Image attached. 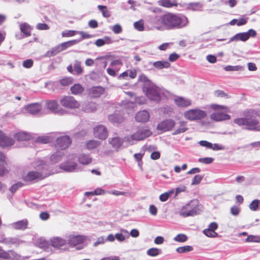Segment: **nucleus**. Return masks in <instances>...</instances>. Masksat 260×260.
I'll return each instance as SVG.
<instances>
[{
	"label": "nucleus",
	"mask_w": 260,
	"mask_h": 260,
	"mask_svg": "<svg viewBox=\"0 0 260 260\" xmlns=\"http://www.w3.org/2000/svg\"><path fill=\"white\" fill-rule=\"evenodd\" d=\"M63 155L62 152L57 151L50 156V160L53 163H56L61 159Z\"/></svg>",
	"instance_id": "obj_35"
},
{
	"label": "nucleus",
	"mask_w": 260,
	"mask_h": 260,
	"mask_svg": "<svg viewBox=\"0 0 260 260\" xmlns=\"http://www.w3.org/2000/svg\"><path fill=\"white\" fill-rule=\"evenodd\" d=\"M234 122L239 126H245L248 130H255L259 122L254 117L251 116L245 118H239L234 120Z\"/></svg>",
	"instance_id": "obj_2"
},
{
	"label": "nucleus",
	"mask_w": 260,
	"mask_h": 260,
	"mask_svg": "<svg viewBox=\"0 0 260 260\" xmlns=\"http://www.w3.org/2000/svg\"><path fill=\"white\" fill-rule=\"evenodd\" d=\"M47 176L43 175L38 172L30 171L24 178V180L27 182L38 181L46 178Z\"/></svg>",
	"instance_id": "obj_10"
},
{
	"label": "nucleus",
	"mask_w": 260,
	"mask_h": 260,
	"mask_svg": "<svg viewBox=\"0 0 260 260\" xmlns=\"http://www.w3.org/2000/svg\"><path fill=\"white\" fill-rule=\"evenodd\" d=\"M185 209H182L180 212V215L183 217H187L189 216H193L197 214V211L195 209L185 211Z\"/></svg>",
	"instance_id": "obj_41"
},
{
	"label": "nucleus",
	"mask_w": 260,
	"mask_h": 260,
	"mask_svg": "<svg viewBox=\"0 0 260 260\" xmlns=\"http://www.w3.org/2000/svg\"><path fill=\"white\" fill-rule=\"evenodd\" d=\"M260 201L255 199L253 200L249 205V207L252 211H256L258 209Z\"/></svg>",
	"instance_id": "obj_50"
},
{
	"label": "nucleus",
	"mask_w": 260,
	"mask_h": 260,
	"mask_svg": "<svg viewBox=\"0 0 260 260\" xmlns=\"http://www.w3.org/2000/svg\"><path fill=\"white\" fill-rule=\"evenodd\" d=\"M105 40L102 39H99L96 40V41L94 43V44L97 47H101L105 45L106 43L109 44L112 42L111 38L109 37H105Z\"/></svg>",
	"instance_id": "obj_34"
},
{
	"label": "nucleus",
	"mask_w": 260,
	"mask_h": 260,
	"mask_svg": "<svg viewBox=\"0 0 260 260\" xmlns=\"http://www.w3.org/2000/svg\"><path fill=\"white\" fill-rule=\"evenodd\" d=\"M174 102L179 108H186L192 104L191 100L183 96H176L174 99Z\"/></svg>",
	"instance_id": "obj_11"
},
{
	"label": "nucleus",
	"mask_w": 260,
	"mask_h": 260,
	"mask_svg": "<svg viewBox=\"0 0 260 260\" xmlns=\"http://www.w3.org/2000/svg\"><path fill=\"white\" fill-rule=\"evenodd\" d=\"M150 118L149 113L146 110L138 112L135 116L136 120L138 122H145L149 120Z\"/></svg>",
	"instance_id": "obj_19"
},
{
	"label": "nucleus",
	"mask_w": 260,
	"mask_h": 260,
	"mask_svg": "<svg viewBox=\"0 0 260 260\" xmlns=\"http://www.w3.org/2000/svg\"><path fill=\"white\" fill-rule=\"evenodd\" d=\"M72 143V140L70 137L63 136L58 138L56 140L55 147L63 150L68 148Z\"/></svg>",
	"instance_id": "obj_7"
},
{
	"label": "nucleus",
	"mask_w": 260,
	"mask_h": 260,
	"mask_svg": "<svg viewBox=\"0 0 260 260\" xmlns=\"http://www.w3.org/2000/svg\"><path fill=\"white\" fill-rule=\"evenodd\" d=\"M187 127L186 126V122L184 121H181L180 122L179 127L177 128L174 133V135H177L180 133L185 132L187 130Z\"/></svg>",
	"instance_id": "obj_40"
},
{
	"label": "nucleus",
	"mask_w": 260,
	"mask_h": 260,
	"mask_svg": "<svg viewBox=\"0 0 260 260\" xmlns=\"http://www.w3.org/2000/svg\"><path fill=\"white\" fill-rule=\"evenodd\" d=\"M79 41L77 40H73L71 41H69L67 42H65L59 44L58 45V48L59 49L60 52L67 49V48L71 47L73 45L79 43Z\"/></svg>",
	"instance_id": "obj_23"
},
{
	"label": "nucleus",
	"mask_w": 260,
	"mask_h": 260,
	"mask_svg": "<svg viewBox=\"0 0 260 260\" xmlns=\"http://www.w3.org/2000/svg\"><path fill=\"white\" fill-rule=\"evenodd\" d=\"M27 220L26 219H23L13 223L12 226L15 230H24L27 228Z\"/></svg>",
	"instance_id": "obj_22"
},
{
	"label": "nucleus",
	"mask_w": 260,
	"mask_h": 260,
	"mask_svg": "<svg viewBox=\"0 0 260 260\" xmlns=\"http://www.w3.org/2000/svg\"><path fill=\"white\" fill-rule=\"evenodd\" d=\"M15 138L19 141H27L31 139V136L24 132H19L14 136Z\"/></svg>",
	"instance_id": "obj_29"
},
{
	"label": "nucleus",
	"mask_w": 260,
	"mask_h": 260,
	"mask_svg": "<svg viewBox=\"0 0 260 260\" xmlns=\"http://www.w3.org/2000/svg\"><path fill=\"white\" fill-rule=\"evenodd\" d=\"M46 104L47 108L53 111L56 110L59 106L57 102L55 100L48 101Z\"/></svg>",
	"instance_id": "obj_37"
},
{
	"label": "nucleus",
	"mask_w": 260,
	"mask_h": 260,
	"mask_svg": "<svg viewBox=\"0 0 260 260\" xmlns=\"http://www.w3.org/2000/svg\"><path fill=\"white\" fill-rule=\"evenodd\" d=\"M203 6V5L200 3H191L188 5V8L192 11H201Z\"/></svg>",
	"instance_id": "obj_36"
},
{
	"label": "nucleus",
	"mask_w": 260,
	"mask_h": 260,
	"mask_svg": "<svg viewBox=\"0 0 260 260\" xmlns=\"http://www.w3.org/2000/svg\"><path fill=\"white\" fill-rule=\"evenodd\" d=\"M14 143L15 141L13 138L6 136L4 133L0 137V146L3 148L12 146Z\"/></svg>",
	"instance_id": "obj_18"
},
{
	"label": "nucleus",
	"mask_w": 260,
	"mask_h": 260,
	"mask_svg": "<svg viewBox=\"0 0 260 260\" xmlns=\"http://www.w3.org/2000/svg\"><path fill=\"white\" fill-rule=\"evenodd\" d=\"M161 252L160 249L157 248H151L147 251V254L150 256H156Z\"/></svg>",
	"instance_id": "obj_43"
},
{
	"label": "nucleus",
	"mask_w": 260,
	"mask_h": 260,
	"mask_svg": "<svg viewBox=\"0 0 260 260\" xmlns=\"http://www.w3.org/2000/svg\"><path fill=\"white\" fill-rule=\"evenodd\" d=\"M37 244L39 247L43 249L45 251H47V249L49 248V244L46 241L41 240Z\"/></svg>",
	"instance_id": "obj_53"
},
{
	"label": "nucleus",
	"mask_w": 260,
	"mask_h": 260,
	"mask_svg": "<svg viewBox=\"0 0 260 260\" xmlns=\"http://www.w3.org/2000/svg\"><path fill=\"white\" fill-rule=\"evenodd\" d=\"M146 94L151 100L159 101L160 100L159 90L156 87L151 86L148 88Z\"/></svg>",
	"instance_id": "obj_13"
},
{
	"label": "nucleus",
	"mask_w": 260,
	"mask_h": 260,
	"mask_svg": "<svg viewBox=\"0 0 260 260\" xmlns=\"http://www.w3.org/2000/svg\"><path fill=\"white\" fill-rule=\"evenodd\" d=\"M215 96L218 98H229V95L222 90H217L215 92Z\"/></svg>",
	"instance_id": "obj_59"
},
{
	"label": "nucleus",
	"mask_w": 260,
	"mask_h": 260,
	"mask_svg": "<svg viewBox=\"0 0 260 260\" xmlns=\"http://www.w3.org/2000/svg\"><path fill=\"white\" fill-rule=\"evenodd\" d=\"M135 28L139 31H143L144 29V23L142 20H140L134 23Z\"/></svg>",
	"instance_id": "obj_56"
},
{
	"label": "nucleus",
	"mask_w": 260,
	"mask_h": 260,
	"mask_svg": "<svg viewBox=\"0 0 260 260\" xmlns=\"http://www.w3.org/2000/svg\"><path fill=\"white\" fill-rule=\"evenodd\" d=\"M100 144V143L98 141L90 140L86 143V146L88 149H93L97 148Z\"/></svg>",
	"instance_id": "obj_39"
},
{
	"label": "nucleus",
	"mask_w": 260,
	"mask_h": 260,
	"mask_svg": "<svg viewBox=\"0 0 260 260\" xmlns=\"http://www.w3.org/2000/svg\"><path fill=\"white\" fill-rule=\"evenodd\" d=\"M52 138L48 136H42L38 137L36 140L35 142L37 143L41 144H46L51 142Z\"/></svg>",
	"instance_id": "obj_31"
},
{
	"label": "nucleus",
	"mask_w": 260,
	"mask_h": 260,
	"mask_svg": "<svg viewBox=\"0 0 260 260\" xmlns=\"http://www.w3.org/2000/svg\"><path fill=\"white\" fill-rule=\"evenodd\" d=\"M164 20L167 29H180L187 26L188 23L186 17L172 13L165 14Z\"/></svg>",
	"instance_id": "obj_1"
},
{
	"label": "nucleus",
	"mask_w": 260,
	"mask_h": 260,
	"mask_svg": "<svg viewBox=\"0 0 260 260\" xmlns=\"http://www.w3.org/2000/svg\"><path fill=\"white\" fill-rule=\"evenodd\" d=\"M158 4L159 6L168 8L173 7H177L178 5L176 1H174L172 2L171 0H160L158 2Z\"/></svg>",
	"instance_id": "obj_26"
},
{
	"label": "nucleus",
	"mask_w": 260,
	"mask_h": 260,
	"mask_svg": "<svg viewBox=\"0 0 260 260\" xmlns=\"http://www.w3.org/2000/svg\"><path fill=\"white\" fill-rule=\"evenodd\" d=\"M19 29L24 37H29L31 35L33 28L28 23L23 22L19 24Z\"/></svg>",
	"instance_id": "obj_16"
},
{
	"label": "nucleus",
	"mask_w": 260,
	"mask_h": 260,
	"mask_svg": "<svg viewBox=\"0 0 260 260\" xmlns=\"http://www.w3.org/2000/svg\"><path fill=\"white\" fill-rule=\"evenodd\" d=\"M98 8L102 12L103 16L104 17L108 18L111 16L110 12L108 10L106 6L103 5H99L98 6Z\"/></svg>",
	"instance_id": "obj_42"
},
{
	"label": "nucleus",
	"mask_w": 260,
	"mask_h": 260,
	"mask_svg": "<svg viewBox=\"0 0 260 260\" xmlns=\"http://www.w3.org/2000/svg\"><path fill=\"white\" fill-rule=\"evenodd\" d=\"M153 66L159 70L162 69L164 68H168L170 67V63L165 60L157 61L153 62Z\"/></svg>",
	"instance_id": "obj_30"
},
{
	"label": "nucleus",
	"mask_w": 260,
	"mask_h": 260,
	"mask_svg": "<svg viewBox=\"0 0 260 260\" xmlns=\"http://www.w3.org/2000/svg\"><path fill=\"white\" fill-rule=\"evenodd\" d=\"M152 132L148 128L142 127L139 129L136 133L131 136L125 137V141L131 142L132 140L141 141L150 136Z\"/></svg>",
	"instance_id": "obj_4"
},
{
	"label": "nucleus",
	"mask_w": 260,
	"mask_h": 260,
	"mask_svg": "<svg viewBox=\"0 0 260 260\" xmlns=\"http://www.w3.org/2000/svg\"><path fill=\"white\" fill-rule=\"evenodd\" d=\"M91 160L92 159L89 155L84 154H81L78 158L79 162L84 165L90 164Z\"/></svg>",
	"instance_id": "obj_33"
},
{
	"label": "nucleus",
	"mask_w": 260,
	"mask_h": 260,
	"mask_svg": "<svg viewBox=\"0 0 260 260\" xmlns=\"http://www.w3.org/2000/svg\"><path fill=\"white\" fill-rule=\"evenodd\" d=\"M193 248L192 246L189 245H185L178 247L176 250L179 253H184L191 251L193 250Z\"/></svg>",
	"instance_id": "obj_38"
},
{
	"label": "nucleus",
	"mask_w": 260,
	"mask_h": 260,
	"mask_svg": "<svg viewBox=\"0 0 260 260\" xmlns=\"http://www.w3.org/2000/svg\"><path fill=\"white\" fill-rule=\"evenodd\" d=\"M187 239V236L183 234H178L174 238V240L178 242H184L186 241Z\"/></svg>",
	"instance_id": "obj_46"
},
{
	"label": "nucleus",
	"mask_w": 260,
	"mask_h": 260,
	"mask_svg": "<svg viewBox=\"0 0 260 260\" xmlns=\"http://www.w3.org/2000/svg\"><path fill=\"white\" fill-rule=\"evenodd\" d=\"M104 88L101 87H93L89 89V94L92 98L99 97L104 92Z\"/></svg>",
	"instance_id": "obj_20"
},
{
	"label": "nucleus",
	"mask_w": 260,
	"mask_h": 260,
	"mask_svg": "<svg viewBox=\"0 0 260 260\" xmlns=\"http://www.w3.org/2000/svg\"><path fill=\"white\" fill-rule=\"evenodd\" d=\"M60 52L59 49L58 48V45L52 48L51 50H48L47 52V55L50 57L56 55L58 53Z\"/></svg>",
	"instance_id": "obj_47"
},
{
	"label": "nucleus",
	"mask_w": 260,
	"mask_h": 260,
	"mask_svg": "<svg viewBox=\"0 0 260 260\" xmlns=\"http://www.w3.org/2000/svg\"><path fill=\"white\" fill-rule=\"evenodd\" d=\"M94 136L101 140H105L108 136V132L106 127L99 125L93 128Z\"/></svg>",
	"instance_id": "obj_8"
},
{
	"label": "nucleus",
	"mask_w": 260,
	"mask_h": 260,
	"mask_svg": "<svg viewBox=\"0 0 260 260\" xmlns=\"http://www.w3.org/2000/svg\"><path fill=\"white\" fill-rule=\"evenodd\" d=\"M240 209V208L236 206H234L231 208V213L234 216H237L239 214Z\"/></svg>",
	"instance_id": "obj_63"
},
{
	"label": "nucleus",
	"mask_w": 260,
	"mask_h": 260,
	"mask_svg": "<svg viewBox=\"0 0 260 260\" xmlns=\"http://www.w3.org/2000/svg\"><path fill=\"white\" fill-rule=\"evenodd\" d=\"M36 28L38 30H47L49 29V26L46 23H38L36 25Z\"/></svg>",
	"instance_id": "obj_64"
},
{
	"label": "nucleus",
	"mask_w": 260,
	"mask_h": 260,
	"mask_svg": "<svg viewBox=\"0 0 260 260\" xmlns=\"http://www.w3.org/2000/svg\"><path fill=\"white\" fill-rule=\"evenodd\" d=\"M165 14L162 16H155L152 21L153 27L158 30H162L165 28V23L164 22Z\"/></svg>",
	"instance_id": "obj_14"
},
{
	"label": "nucleus",
	"mask_w": 260,
	"mask_h": 260,
	"mask_svg": "<svg viewBox=\"0 0 260 260\" xmlns=\"http://www.w3.org/2000/svg\"><path fill=\"white\" fill-rule=\"evenodd\" d=\"M210 119L214 121H220L229 120L231 117L226 113L221 112H214L210 115Z\"/></svg>",
	"instance_id": "obj_17"
},
{
	"label": "nucleus",
	"mask_w": 260,
	"mask_h": 260,
	"mask_svg": "<svg viewBox=\"0 0 260 260\" xmlns=\"http://www.w3.org/2000/svg\"><path fill=\"white\" fill-rule=\"evenodd\" d=\"M246 242H257L260 243V237L253 235L248 236L245 239Z\"/></svg>",
	"instance_id": "obj_51"
},
{
	"label": "nucleus",
	"mask_w": 260,
	"mask_h": 260,
	"mask_svg": "<svg viewBox=\"0 0 260 260\" xmlns=\"http://www.w3.org/2000/svg\"><path fill=\"white\" fill-rule=\"evenodd\" d=\"M199 161L200 162L206 164H209L213 162V158L211 157H204V158H199Z\"/></svg>",
	"instance_id": "obj_62"
},
{
	"label": "nucleus",
	"mask_w": 260,
	"mask_h": 260,
	"mask_svg": "<svg viewBox=\"0 0 260 260\" xmlns=\"http://www.w3.org/2000/svg\"><path fill=\"white\" fill-rule=\"evenodd\" d=\"M210 107L213 110H223L225 111L228 110V107L225 106L219 105L217 104H211Z\"/></svg>",
	"instance_id": "obj_55"
},
{
	"label": "nucleus",
	"mask_w": 260,
	"mask_h": 260,
	"mask_svg": "<svg viewBox=\"0 0 260 260\" xmlns=\"http://www.w3.org/2000/svg\"><path fill=\"white\" fill-rule=\"evenodd\" d=\"M85 239V236L83 235H71L69 238L68 243L71 246L75 247L82 244Z\"/></svg>",
	"instance_id": "obj_12"
},
{
	"label": "nucleus",
	"mask_w": 260,
	"mask_h": 260,
	"mask_svg": "<svg viewBox=\"0 0 260 260\" xmlns=\"http://www.w3.org/2000/svg\"><path fill=\"white\" fill-rule=\"evenodd\" d=\"M203 178V176L201 175H196L193 178L191 185L199 184Z\"/></svg>",
	"instance_id": "obj_57"
},
{
	"label": "nucleus",
	"mask_w": 260,
	"mask_h": 260,
	"mask_svg": "<svg viewBox=\"0 0 260 260\" xmlns=\"http://www.w3.org/2000/svg\"><path fill=\"white\" fill-rule=\"evenodd\" d=\"M61 106L69 109H78L80 107V103L77 101L73 96L65 95L62 96L60 101Z\"/></svg>",
	"instance_id": "obj_5"
},
{
	"label": "nucleus",
	"mask_w": 260,
	"mask_h": 260,
	"mask_svg": "<svg viewBox=\"0 0 260 260\" xmlns=\"http://www.w3.org/2000/svg\"><path fill=\"white\" fill-rule=\"evenodd\" d=\"M174 190H170L168 192H166L164 193H162L159 196V200L161 202H165L168 200V199L171 196V195L173 193Z\"/></svg>",
	"instance_id": "obj_45"
},
{
	"label": "nucleus",
	"mask_w": 260,
	"mask_h": 260,
	"mask_svg": "<svg viewBox=\"0 0 260 260\" xmlns=\"http://www.w3.org/2000/svg\"><path fill=\"white\" fill-rule=\"evenodd\" d=\"M112 30L114 34H118L122 32V28L120 24H116L113 26Z\"/></svg>",
	"instance_id": "obj_60"
},
{
	"label": "nucleus",
	"mask_w": 260,
	"mask_h": 260,
	"mask_svg": "<svg viewBox=\"0 0 260 260\" xmlns=\"http://www.w3.org/2000/svg\"><path fill=\"white\" fill-rule=\"evenodd\" d=\"M203 233L208 237H216L218 235L216 232L209 229H205Z\"/></svg>",
	"instance_id": "obj_52"
},
{
	"label": "nucleus",
	"mask_w": 260,
	"mask_h": 260,
	"mask_svg": "<svg viewBox=\"0 0 260 260\" xmlns=\"http://www.w3.org/2000/svg\"><path fill=\"white\" fill-rule=\"evenodd\" d=\"M77 34V31L73 30H66L62 32L61 36L62 37H71L74 36Z\"/></svg>",
	"instance_id": "obj_49"
},
{
	"label": "nucleus",
	"mask_w": 260,
	"mask_h": 260,
	"mask_svg": "<svg viewBox=\"0 0 260 260\" xmlns=\"http://www.w3.org/2000/svg\"><path fill=\"white\" fill-rule=\"evenodd\" d=\"M109 142L113 148L116 149L119 148L123 143L122 140L119 137L109 139Z\"/></svg>",
	"instance_id": "obj_28"
},
{
	"label": "nucleus",
	"mask_w": 260,
	"mask_h": 260,
	"mask_svg": "<svg viewBox=\"0 0 260 260\" xmlns=\"http://www.w3.org/2000/svg\"><path fill=\"white\" fill-rule=\"evenodd\" d=\"M19 255L13 250L5 251L2 248V251L0 258L7 260H16L18 259Z\"/></svg>",
	"instance_id": "obj_15"
},
{
	"label": "nucleus",
	"mask_w": 260,
	"mask_h": 260,
	"mask_svg": "<svg viewBox=\"0 0 260 260\" xmlns=\"http://www.w3.org/2000/svg\"><path fill=\"white\" fill-rule=\"evenodd\" d=\"M109 119L113 123H121L124 121V117L119 114H113L109 116Z\"/></svg>",
	"instance_id": "obj_27"
},
{
	"label": "nucleus",
	"mask_w": 260,
	"mask_h": 260,
	"mask_svg": "<svg viewBox=\"0 0 260 260\" xmlns=\"http://www.w3.org/2000/svg\"><path fill=\"white\" fill-rule=\"evenodd\" d=\"M4 241L5 243L8 245H19V241L16 238H11L9 239H5Z\"/></svg>",
	"instance_id": "obj_54"
},
{
	"label": "nucleus",
	"mask_w": 260,
	"mask_h": 260,
	"mask_svg": "<svg viewBox=\"0 0 260 260\" xmlns=\"http://www.w3.org/2000/svg\"><path fill=\"white\" fill-rule=\"evenodd\" d=\"M71 91L72 94L77 95L84 91V88L80 84H75L71 87Z\"/></svg>",
	"instance_id": "obj_32"
},
{
	"label": "nucleus",
	"mask_w": 260,
	"mask_h": 260,
	"mask_svg": "<svg viewBox=\"0 0 260 260\" xmlns=\"http://www.w3.org/2000/svg\"><path fill=\"white\" fill-rule=\"evenodd\" d=\"M34 64V61L31 59H26L23 62V67L25 68H30Z\"/></svg>",
	"instance_id": "obj_61"
},
{
	"label": "nucleus",
	"mask_w": 260,
	"mask_h": 260,
	"mask_svg": "<svg viewBox=\"0 0 260 260\" xmlns=\"http://www.w3.org/2000/svg\"><path fill=\"white\" fill-rule=\"evenodd\" d=\"M184 117L190 121L200 120L207 116V113L199 109H191L184 113Z\"/></svg>",
	"instance_id": "obj_3"
},
{
	"label": "nucleus",
	"mask_w": 260,
	"mask_h": 260,
	"mask_svg": "<svg viewBox=\"0 0 260 260\" xmlns=\"http://www.w3.org/2000/svg\"><path fill=\"white\" fill-rule=\"evenodd\" d=\"M66 241L58 237H55L51 240V245L54 248H59L64 245Z\"/></svg>",
	"instance_id": "obj_24"
},
{
	"label": "nucleus",
	"mask_w": 260,
	"mask_h": 260,
	"mask_svg": "<svg viewBox=\"0 0 260 260\" xmlns=\"http://www.w3.org/2000/svg\"><path fill=\"white\" fill-rule=\"evenodd\" d=\"M42 107L40 104H31L25 107L26 110L30 114H36L41 110Z\"/></svg>",
	"instance_id": "obj_21"
},
{
	"label": "nucleus",
	"mask_w": 260,
	"mask_h": 260,
	"mask_svg": "<svg viewBox=\"0 0 260 260\" xmlns=\"http://www.w3.org/2000/svg\"><path fill=\"white\" fill-rule=\"evenodd\" d=\"M74 70L77 75H80L83 72V69L81 66V62L76 61L74 65Z\"/></svg>",
	"instance_id": "obj_48"
},
{
	"label": "nucleus",
	"mask_w": 260,
	"mask_h": 260,
	"mask_svg": "<svg viewBox=\"0 0 260 260\" xmlns=\"http://www.w3.org/2000/svg\"><path fill=\"white\" fill-rule=\"evenodd\" d=\"M85 109L87 112H93L96 109L95 104L93 103H89L86 105Z\"/></svg>",
	"instance_id": "obj_58"
},
{
	"label": "nucleus",
	"mask_w": 260,
	"mask_h": 260,
	"mask_svg": "<svg viewBox=\"0 0 260 260\" xmlns=\"http://www.w3.org/2000/svg\"><path fill=\"white\" fill-rule=\"evenodd\" d=\"M73 79L71 77H64L60 80V84L63 86H68L72 84Z\"/></svg>",
	"instance_id": "obj_44"
},
{
	"label": "nucleus",
	"mask_w": 260,
	"mask_h": 260,
	"mask_svg": "<svg viewBox=\"0 0 260 260\" xmlns=\"http://www.w3.org/2000/svg\"><path fill=\"white\" fill-rule=\"evenodd\" d=\"M256 35V32L255 30L250 29L248 31L244 32H240L236 34L230 39V42L241 41L243 42L248 40L250 37H255Z\"/></svg>",
	"instance_id": "obj_6"
},
{
	"label": "nucleus",
	"mask_w": 260,
	"mask_h": 260,
	"mask_svg": "<svg viewBox=\"0 0 260 260\" xmlns=\"http://www.w3.org/2000/svg\"><path fill=\"white\" fill-rule=\"evenodd\" d=\"M61 168L68 172H72L77 168V163L75 162H67L61 164Z\"/></svg>",
	"instance_id": "obj_25"
},
{
	"label": "nucleus",
	"mask_w": 260,
	"mask_h": 260,
	"mask_svg": "<svg viewBox=\"0 0 260 260\" xmlns=\"http://www.w3.org/2000/svg\"><path fill=\"white\" fill-rule=\"evenodd\" d=\"M175 125V122L172 119L165 120L157 124L158 130L166 132L171 130Z\"/></svg>",
	"instance_id": "obj_9"
}]
</instances>
